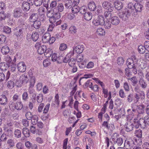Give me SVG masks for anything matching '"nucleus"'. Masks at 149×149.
<instances>
[{
	"label": "nucleus",
	"mask_w": 149,
	"mask_h": 149,
	"mask_svg": "<svg viewBox=\"0 0 149 149\" xmlns=\"http://www.w3.org/2000/svg\"><path fill=\"white\" fill-rule=\"evenodd\" d=\"M137 62V59L135 56H131V58L128 59L126 61V64L128 68L131 69L135 66Z\"/></svg>",
	"instance_id": "obj_1"
},
{
	"label": "nucleus",
	"mask_w": 149,
	"mask_h": 149,
	"mask_svg": "<svg viewBox=\"0 0 149 149\" xmlns=\"http://www.w3.org/2000/svg\"><path fill=\"white\" fill-rule=\"evenodd\" d=\"M132 111L135 112L136 111L139 114H141L144 113L145 107L143 105H137L135 104H132Z\"/></svg>",
	"instance_id": "obj_2"
},
{
	"label": "nucleus",
	"mask_w": 149,
	"mask_h": 149,
	"mask_svg": "<svg viewBox=\"0 0 149 149\" xmlns=\"http://www.w3.org/2000/svg\"><path fill=\"white\" fill-rule=\"evenodd\" d=\"M9 105L10 109H15L18 110H21L23 107V104L22 102L18 101L14 103L12 101H10Z\"/></svg>",
	"instance_id": "obj_3"
},
{
	"label": "nucleus",
	"mask_w": 149,
	"mask_h": 149,
	"mask_svg": "<svg viewBox=\"0 0 149 149\" xmlns=\"http://www.w3.org/2000/svg\"><path fill=\"white\" fill-rule=\"evenodd\" d=\"M119 134L117 133H113L112 136V141L115 144L120 146L123 143L122 138L119 137Z\"/></svg>",
	"instance_id": "obj_4"
},
{
	"label": "nucleus",
	"mask_w": 149,
	"mask_h": 149,
	"mask_svg": "<svg viewBox=\"0 0 149 149\" xmlns=\"http://www.w3.org/2000/svg\"><path fill=\"white\" fill-rule=\"evenodd\" d=\"M135 125L131 121L127 122L125 124L124 127L125 130L127 132H132L135 128Z\"/></svg>",
	"instance_id": "obj_5"
},
{
	"label": "nucleus",
	"mask_w": 149,
	"mask_h": 149,
	"mask_svg": "<svg viewBox=\"0 0 149 149\" xmlns=\"http://www.w3.org/2000/svg\"><path fill=\"white\" fill-rule=\"evenodd\" d=\"M104 17L102 16H100L96 19H94L93 21V23L95 26L103 25Z\"/></svg>",
	"instance_id": "obj_6"
},
{
	"label": "nucleus",
	"mask_w": 149,
	"mask_h": 149,
	"mask_svg": "<svg viewBox=\"0 0 149 149\" xmlns=\"http://www.w3.org/2000/svg\"><path fill=\"white\" fill-rule=\"evenodd\" d=\"M134 142L131 139H129L125 141L124 146L126 149H130L134 146Z\"/></svg>",
	"instance_id": "obj_7"
},
{
	"label": "nucleus",
	"mask_w": 149,
	"mask_h": 149,
	"mask_svg": "<svg viewBox=\"0 0 149 149\" xmlns=\"http://www.w3.org/2000/svg\"><path fill=\"white\" fill-rule=\"evenodd\" d=\"M22 10L19 8H17L13 10V16L15 18H18L22 16Z\"/></svg>",
	"instance_id": "obj_8"
},
{
	"label": "nucleus",
	"mask_w": 149,
	"mask_h": 149,
	"mask_svg": "<svg viewBox=\"0 0 149 149\" xmlns=\"http://www.w3.org/2000/svg\"><path fill=\"white\" fill-rule=\"evenodd\" d=\"M19 26L20 27V29L23 30L24 32L26 30V29L28 28L29 25L26 23V22L22 20L19 21L18 22Z\"/></svg>",
	"instance_id": "obj_9"
},
{
	"label": "nucleus",
	"mask_w": 149,
	"mask_h": 149,
	"mask_svg": "<svg viewBox=\"0 0 149 149\" xmlns=\"http://www.w3.org/2000/svg\"><path fill=\"white\" fill-rule=\"evenodd\" d=\"M17 67L18 71L20 72H25L26 69V66L24 63L22 62L18 63L17 65Z\"/></svg>",
	"instance_id": "obj_10"
},
{
	"label": "nucleus",
	"mask_w": 149,
	"mask_h": 149,
	"mask_svg": "<svg viewBox=\"0 0 149 149\" xmlns=\"http://www.w3.org/2000/svg\"><path fill=\"white\" fill-rule=\"evenodd\" d=\"M54 11L57 12V15L61 17L60 12H63L64 10V6L62 3H58L57 6L54 8Z\"/></svg>",
	"instance_id": "obj_11"
},
{
	"label": "nucleus",
	"mask_w": 149,
	"mask_h": 149,
	"mask_svg": "<svg viewBox=\"0 0 149 149\" xmlns=\"http://www.w3.org/2000/svg\"><path fill=\"white\" fill-rule=\"evenodd\" d=\"M102 6L106 9H111V11H113L114 9L113 5L111 3L107 1H104L102 3Z\"/></svg>",
	"instance_id": "obj_12"
},
{
	"label": "nucleus",
	"mask_w": 149,
	"mask_h": 149,
	"mask_svg": "<svg viewBox=\"0 0 149 149\" xmlns=\"http://www.w3.org/2000/svg\"><path fill=\"white\" fill-rule=\"evenodd\" d=\"M84 49V46L83 45H79L73 48V53L74 54L75 52L80 54Z\"/></svg>",
	"instance_id": "obj_13"
},
{
	"label": "nucleus",
	"mask_w": 149,
	"mask_h": 149,
	"mask_svg": "<svg viewBox=\"0 0 149 149\" xmlns=\"http://www.w3.org/2000/svg\"><path fill=\"white\" fill-rule=\"evenodd\" d=\"M115 8L118 10H120L123 7V5L122 2L120 1H116L113 3Z\"/></svg>",
	"instance_id": "obj_14"
},
{
	"label": "nucleus",
	"mask_w": 149,
	"mask_h": 149,
	"mask_svg": "<svg viewBox=\"0 0 149 149\" xmlns=\"http://www.w3.org/2000/svg\"><path fill=\"white\" fill-rule=\"evenodd\" d=\"M49 9H47V15L48 17H52L53 16H57V13L56 11H54V8H53L52 9H50L49 10Z\"/></svg>",
	"instance_id": "obj_15"
},
{
	"label": "nucleus",
	"mask_w": 149,
	"mask_h": 149,
	"mask_svg": "<svg viewBox=\"0 0 149 149\" xmlns=\"http://www.w3.org/2000/svg\"><path fill=\"white\" fill-rule=\"evenodd\" d=\"M8 102V99L4 95H0V104L3 105H6Z\"/></svg>",
	"instance_id": "obj_16"
},
{
	"label": "nucleus",
	"mask_w": 149,
	"mask_h": 149,
	"mask_svg": "<svg viewBox=\"0 0 149 149\" xmlns=\"http://www.w3.org/2000/svg\"><path fill=\"white\" fill-rule=\"evenodd\" d=\"M143 7V5L140 3H136L134 5L135 11L136 12H141Z\"/></svg>",
	"instance_id": "obj_17"
},
{
	"label": "nucleus",
	"mask_w": 149,
	"mask_h": 149,
	"mask_svg": "<svg viewBox=\"0 0 149 149\" xmlns=\"http://www.w3.org/2000/svg\"><path fill=\"white\" fill-rule=\"evenodd\" d=\"M36 93H33L32 96V98H31L32 102H29V108L31 110L33 107V103H34L35 102H36Z\"/></svg>",
	"instance_id": "obj_18"
},
{
	"label": "nucleus",
	"mask_w": 149,
	"mask_h": 149,
	"mask_svg": "<svg viewBox=\"0 0 149 149\" xmlns=\"http://www.w3.org/2000/svg\"><path fill=\"white\" fill-rule=\"evenodd\" d=\"M120 21L119 18L117 16H113L111 18V22L113 25H118Z\"/></svg>",
	"instance_id": "obj_19"
},
{
	"label": "nucleus",
	"mask_w": 149,
	"mask_h": 149,
	"mask_svg": "<svg viewBox=\"0 0 149 149\" xmlns=\"http://www.w3.org/2000/svg\"><path fill=\"white\" fill-rule=\"evenodd\" d=\"M38 17V14L36 13H33L30 16L29 20L30 22H33L37 20Z\"/></svg>",
	"instance_id": "obj_20"
},
{
	"label": "nucleus",
	"mask_w": 149,
	"mask_h": 149,
	"mask_svg": "<svg viewBox=\"0 0 149 149\" xmlns=\"http://www.w3.org/2000/svg\"><path fill=\"white\" fill-rule=\"evenodd\" d=\"M50 34L48 33H45L42 38V41L43 42L48 43L50 39Z\"/></svg>",
	"instance_id": "obj_21"
},
{
	"label": "nucleus",
	"mask_w": 149,
	"mask_h": 149,
	"mask_svg": "<svg viewBox=\"0 0 149 149\" xmlns=\"http://www.w3.org/2000/svg\"><path fill=\"white\" fill-rule=\"evenodd\" d=\"M140 125L146 126V119L145 118H140L139 120V123L136 126V128H138Z\"/></svg>",
	"instance_id": "obj_22"
},
{
	"label": "nucleus",
	"mask_w": 149,
	"mask_h": 149,
	"mask_svg": "<svg viewBox=\"0 0 149 149\" xmlns=\"http://www.w3.org/2000/svg\"><path fill=\"white\" fill-rule=\"evenodd\" d=\"M30 5L27 2H24L22 6V8L25 11H28L29 10L30 7Z\"/></svg>",
	"instance_id": "obj_23"
},
{
	"label": "nucleus",
	"mask_w": 149,
	"mask_h": 149,
	"mask_svg": "<svg viewBox=\"0 0 149 149\" xmlns=\"http://www.w3.org/2000/svg\"><path fill=\"white\" fill-rule=\"evenodd\" d=\"M47 48V46L45 45H42L38 49V52L40 54L45 53Z\"/></svg>",
	"instance_id": "obj_24"
},
{
	"label": "nucleus",
	"mask_w": 149,
	"mask_h": 149,
	"mask_svg": "<svg viewBox=\"0 0 149 149\" xmlns=\"http://www.w3.org/2000/svg\"><path fill=\"white\" fill-rule=\"evenodd\" d=\"M60 102V100L59 99V96L58 94H57L55 97L54 100L52 102V105H57L58 107Z\"/></svg>",
	"instance_id": "obj_25"
},
{
	"label": "nucleus",
	"mask_w": 149,
	"mask_h": 149,
	"mask_svg": "<svg viewBox=\"0 0 149 149\" xmlns=\"http://www.w3.org/2000/svg\"><path fill=\"white\" fill-rule=\"evenodd\" d=\"M92 14L90 12H85L84 15V18L85 20L87 21L90 20L92 19Z\"/></svg>",
	"instance_id": "obj_26"
},
{
	"label": "nucleus",
	"mask_w": 149,
	"mask_h": 149,
	"mask_svg": "<svg viewBox=\"0 0 149 149\" xmlns=\"http://www.w3.org/2000/svg\"><path fill=\"white\" fill-rule=\"evenodd\" d=\"M12 57L9 55H7L4 57V60L7 65L9 66L11 64L12 61Z\"/></svg>",
	"instance_id": "obj_27"
},
{
	"label": "nucleus",
	"mask_w": 149,
	"mask_h": 149,
	"mask_svg": "<svg viewBox=\"0 0 149 149\" xmlns=\"http://www.w3.org/2000/svg\"><path fill=\"white\" fill-rule=\"evenodd\" d=\"M36 94V100L38 103H41L43 100V95L42 93Z\"/></svg>",
	"instance_id": "obj_28"
},
{
	"label": "nucleus",
	"mask_w": 149,
	"mask_h": 149,
	"mask_svg": "<svg viewBox=\"0 0 149 149\" xmlns=\"http://www.w3.org/2000/svg\"><path fill=\"white\" fill-rule=\"evenodd\" d=\"M9 47L7 46H4L1 48V52L3 54H7L9 53Z\"/></svg>",
	"instance_id": "obj_29"
},
{
	"label": "nucleus",
	"mask_w": 149,
	"mask_h": 149,
	"mask_svg": "<svg viewBox=\"0 0 149 149\" xmlns=\"http://www.w3.org/2000/svg\"><path fill=\"white\" fill-rule=\"evenodd\" d=\"M139 82L140 85L142 88L145 89L147 87V83L143 79H140Z\"/></svg>",
	"instance_id": "obj_30"
},
{
	"label": "nucleus",
	"mask_w": 149,
	"mask_h": 149,
	"mask_svg": "<svg viewBox=\"0 0 149 149\" xmlns=\"http://www.w3.org/2000/svg\"><path fill=\"white\" fill-rule=\"evenodd\" d=\"M31 36V38L34 41H36L39 38V35L36 32H33Z\"/></svg>",
	"instance_id": "obj_31"
},
{
	"label": "nucleus",
	"mask_w": 149,
	"mask_h": 149,
	"mask_svg": "<svg viewBox=\"0 0 149 149\" xmlns=\"http://www.w3.org/2000/svg\"><path fill=\"white\" fill-rule=\"evenodd\" d=\"M89 9L93 11H94L95 10L96 6L95 3L94 2H90L88 5Z\"/></svg>",
	"instance_id": "obj_32"
},
{
	"label": "nucleus",
	"mask_w": 149,
	"mask_h": 149,
	"mask_svg": "<svg viewBox=\"0 0 149 149\" xmlns=\"http://www.w3.org/2000/svg\"><path fill=\"white\" fill-rule=\"evenodd\" d=\"M22 134L26 138L29 137L30 136V133L28 129L24 128L22 129Z\"/></svg>",
	"instance_id": "obj_33"
},
{
	"label": "nucleus",
	"mask_w": 149,
	"mask_h": 149,
	"mask_svg": "<svg viewBox=\"0 0 149 149\" xmlns=\"http://www.w3.org/2000/svg\"><path fill=\"white\" fill-rule=\"evenodd\" d=\"M4 133H5L9 137L13 136V129L12 128L7 129Z\"/></svg>",
	"instance_id": "obj_34"
},
{
	"label": "nucleus",
	"mask_w": 149,
	"mask_h": 149,
	"mask_svg": "<svg viewBox=\"0 0 149 149\" xmlns=\"http://www.w3.org/2000/svg\"><path fill=\"white\" fill-rule=\"evenodd\" d=\"M104 18L103 19V25H104L106 29H109L110 28L111 26V22L107 20L106 21H104Z\"/></svg>",
	"instance_id": "obj_35"
},
{
	"label": "nucleus",
	"mask_w": 149,
	"mask_h": 149,
	"mask_svg": "<svg viewBox=\"0 0 149 149\" xmlns=\"http://www.w3.org/2000/svg\"><path fill=\"white\" fill-rule=\"evenodd\" d=\"M127 111L128 113V115H127V120H131L133 118L134 114L131 113V111L130 109H128Z\"/></svg>",
	"instance_id": "obj_36"
},
{
	"label": "nucleus",
	"mask_w": 149,
	"mask_h": 149,
	"mask_svg": "<svg viewBox=\"0 0 149 149\" xmlns=\"http://www.w3.org/2000/svg\"><path fill=\"white\" fill-rule=\"evenodd\" d=\"M49 17V21L50 22L52 23V24H53V23L56 22V19H59L61 17V16L59 15H57V16H55L52 17Z\"/></svg>",
	"instance_id": "obj_37"
},
{
	"label": "nucleus",
	"mask_w": 149,
	"mask_h": 149,
	"mask_svg": "<svg viewBox=\"0 0 149 149\" xmlns=\"http://www.w3.org/2000/svg\"><path fill=\"white\" fill-rule=\"evenodd\" d=\"M24 32L23 30L19 29L15 32V35L17 38H21L23 36V33Z\"/></svg>",
	"instance_id": "obj_38"
},
{
	"label": "nucleus",
	"mask_w": 149,
	"mask_h": 149,
	"mask_svg": "<svg viewBox=\"0 0 149 149\" xmlns=\"http://www.w3.org/2000/svg\"><path fill=\"white\" fill-rule=\"evenodd\" d=\"M46 8L43 6H41L40 8L38 10V12L39 14L41 15L42 17H44V14L46 11Z\"/></svg>",
	"instance_id": "obj_39"
},
{
	"label": "nucleus",
	"mask_w": 149,
	"mask_h": 149,
	"mask_svg": "<svg viewBox=\"0 0 149 149\" xmlns=\"http://www.w3.org/2000/svg\"><path fill=\"white\" fill-rule=\"evenodd\" d=\"M52 50L50 48H47L45 53V55L47 57H49L52 54Z\"/></svg>",
	"instance_id": "obj_40"
},
{
	"label": "nucleus",
	"mask_w": 149,
	"mask_h": 149,
	"mask_svg": "<svg viewBox=\"0 0 149 149\" xmlns=\"http://www.w3.org/2000/svg\"><path fill=\"white\" fill-rule=\"evenodd\" d=\"M9 66L5 62H2L0 63V69L2 70H6Z\"/></svg>",
	"instance_id": "obj_41"
},
{
	"label": "nucleus",
	"mask_w": 149,
	"mask_h": 149,
	"mask_svg": "<svg viewBox=\"0 0 149 149\" xmlns=\"http://www.w3.org/2000/svg\"><path fill=\"white\" fill-rule=\"evenodd\" d=\"M14 135L17 139L20 138L21 136V131L18 129L15 130L14 132Z\"/></svg>",
	"instance_id": "obj_42"
},
{
	"label": "nucleus",
	"mask_w": 149,
	"mask_h": 149,
	"mask_svg": "<svg viewBox=\"0 0 149 149\" xmlns=\"http://www.w3.org/2000/svg\"><path fill=\"white\" fill-rule=\"evenodd\" d=\"M80 8L77 5H73L72 11L74 13H77L79 12Z\"/></svg>",
	"instance_id": "obj_43"
},
{
	"label": "nucleus",
	"mask_w": 149,
	"mask_h": 149,
	"mask_svg": "<svg viewBox=\"0 0 149 149\" xmlns=\"http://www.w3.org/2000/svg\"><path fill=\"white\" fill-rule=\"evenodd\" d=\"M96 33L98 35L102 36L105 35V32L104 30L102 28H99L97 29Z\"/></svg>",
	"instance_id": "obj_44"
},
{
	"label": "nucleus",
	"mask_w": 149,
	"mask_h": 149,
	"mask_svg": "<svg viewBox=\"0 0 149 149\" xmlns=\"http://www.w3.org/2000/svg\"><path fill=\"white\" fill-rule=\"evenodd\" d=\"M38 117L36 115H34L33 117L31 119V124L33 125H35L38 123Z\"/></svg>",
	"instance_id": "obj_45"
},
{
	"label": "nucleus",
	"mask_w": 149,
	"mask_h": 149,
	"mask_svg": "<svg viewBox=\"0 0 149 149\" xmlns=\"http://www.w3.org/2000/svg\"><path fill=\"white\" fill-rule=\"evenodd\" d=\"M33 26L36 29H39L41 25V22L38 20L36 21L33 22Z\"/></svg>",
	"instance_id": "obj_46"
},
{
	"label": "nucleus",
	"mask_w": 149,
	"mask_h": 149,
	"mask_svg": "<svg viewBox=\"0 0 149 149\" xmlns=\"http://www.w3.org/2000/svg\"><path fill=\"white\" fill-rule=\"evenodd\" d=\"M69 1L66 3L65 4V7L66 8L68 9L72 8L73 5V2L71 1V0Z\"/></svg>",
	"instance_id": "obj_47"
},
{
	"label": "nucleus",
	"mask_w": 149,
	"mask_h": 149,
	"mask_svg": "<svg viewBox=\"0 0 149 149\" xmlns=\"http://www.w3.org/2000/svg\"><path fill=\"white\" fill-rule=\"evenodd\" d=\"M28 77L26 75H22L20 76L19 78V80L22 82V83L24 82H27L28 81Z\"/></svg>",
	"instance_id": "obj_48"
},
{
	"label": "nucleus",
	"mask_w": 149,
	"mask_h": 149,
	"mask_svg": "<svg viewBox=\"0 0 149 149\" xmlns=\"http://www.w3.org/2000/svg\"><path fill=\"white\" fill-rule=\"evenodd\" d=\"M112 11H111V9L107 10L104 13V15L106 18H109L111 15V12Z\"/></svg>",
	"instance_id": "obj_49"
},
{
	"label": "nucleus",
	"mask_w": 149,
	"mask_h": 149,
	"mask_svg": "<svg viewBox=\"0 0 149 149\" xmlns=\"http://www.w3.org/2000/svg\"><path fill=\"white\" fill-rule=\"evenodd\" d=\"M36 82L35 78L34 77L32 76L31 77L30 81V84L29 86L30 87H33L34 85Z\"/></svg>",
	"instance_id": "obj_50"
},
{
	"label": "nucleus",
	"mask_w": 149,
	"mask_h": 149,
	"mask_svg": "<svg viewBox=\"0 0 149 149\" xmlns=\"http://www.w3.org/2000/svg\"><path fill=\"white\" fill-rule=\"evenodd\" d=\"M138 49L139 52L141 54H143L145 53L146 50L145 47L142 45L139 46Z\"/></svg>",
	"instance_id": "obj_51"
},
{
	"label": "nucleus",
	"mask_w": 149,
	"mask_h": 149,
	"mask_svg": "<svg viewBox=\"0 0 149 149\" xmlns=\"http://www.w3.org/2000/svg\"><path fill=\"white\" fill-rule=\"evenodd\" d=\"M91 81V80H88L86 82L84 85V87L86 88L89 87L90 88H92L93 84Z\"/></svg>",
	"instance_id": "obj_52"
},
{
	"label": "nucleus",
	"mask_w": 149,
	"mask_h": 149,
	"mask_svg": "<svg viewBox=\"0 0 149 149\" xmlns=\"http://www.w3.org/2000/svg\"><path fill=\"white\" fill-rule=\"evenodd\" d=\"M135 134L137 137L141 138L142 137V131L140 129L136 130L135 131Z\"/></svg>",
	"instance_id": "obj_53"
},
{
	"label": "nucleus",
	"mask_w": 149,
	"mask_h": 149,
	"mask_svg": "<svg viewBox=\"0 0 149 149\" xmlns=\"http://www.w3.org/2000/svg\"><path fill=\"white\" fill-rule=\"evenodd\" d=\"M123 12L125 16H126L127 19L130 16V10L127 8H125L124 9V10L123 11Z\"/></svg>",
	"instance_id": "obj_54"
},
{
	"label": "nucleus",
	"mask_w": 149,
	"mask_h": 149,
	"mask_svg": "<svg viewBox=\"0 0 149 149\" xmlns=\"http://www.w3.org/2000/svg\"><path fill=\"white\" fill-rule=\"evenodd\" d=\"M7 144L10 146V147H12L15 146V143L14 140L11 139H8L7 142Z\"/></svg>",
	"instance_id": "obj_55"
},
{
	"label": "nucleus",
	"mask_w": 149,
	"mask_h": 149,
	"mask_svg": "<svg viewBox=\"0 0 149 149\" xmlns=\"http://www.w3.org/2000/svg\"><path fill=\"white\" fill-rule=\"evenodd\" d=\"M130 79L132 83V85L133 86H135L138 82V80L136 77H133Z\"/></svg>",
	"instance_id": "obj_56"
},
{
	"label": "nucleus",
	"mask_w": 149,
	"mask_h": 149,
	"mask_svg": "<svg viewBox=\"0 0 149 149\" xmlns=\"http://www.w3.org/2000/svg\"><path fill=\"white\" fill-rule=\"evenodd\" d=\"M7 87L10 89H12L13 88L14 86V82L11 80L8 81L7 84Z\"/></svg>",
	"instance_id": "obj_57"
},
{
	"label": "nucleus",
	"mask_w": 149,
	"mask_h": 149,
	"mask_svg": "<svg viewBox=\"0 0 149 149\" xmlns=\"http://www.w3.org/2000/svg\"><path fill=\"white\" fill-rule=\"evenodd\" d=\"M50 59H47L44 60L43 62V65L45 67H47L49 65L51 64Z\"/></svg>",
	"instance_id": "obj_58"
},
{
	"label": "nucleus",
	"mask_w": 149,
	"mask_h": 149,
	"mask_svg": "<svg viewBox=\"0 0 149 149\" xmlns=\"http://www.w3.org/2000/svg\"><path fill=\"white\" fill-rule=\"evenodd\" d=\"M9 137L4 133H3L0 137V140L2 141H6Z\"/></svg>",
	"instance_id": "obj_59"
},
{
	"label": "nucleus",
	"mask_w": 149,
	"mask_h": 149,
	"mask_svg": "<svg viewBox=\"0 0 149 149\" xmlns=\"http://www.w3.org/2000/svg\"><path fill=\"white\" fill-rule=\"evenodd\" d=\"M76 63L75 59L73 58H71L68 61V64L70 67H72L74 66V65Z\"/></svg>",
	"instance_id": "obj_60"
},
{
	"label": "nucleus",
	"mask_w": 149,
	"mask_h": 149,
	"mask_svg": "<svg viewBox=\"0 0 149 149\" xmlns=\"http://www.w3.org/2000/svg\"><path fill=\"white\" fill-rule=\"evenodd\" d=\"M58 56L57 62L58 63H60L63 61L64 57L62 54H60V53L59 55H58Z\"/></svg>",
	"instance_id": "obj_61"
},
{
	"label": "nucleus",
	"mask_w": 149,
	"mask_h": 149,
	"mask_svg": "<svg viewBox=\"0 0 149 149\" xmlns=\"http://www.w3.org/2000/svg\"><path fill=\"white\" fill-rule=\"evenodd\" d=\"M69 31L72 33H75L77 31V28L74 26H71L69 29Z\"/></svg>",
	"instance_id": "obj_62"
},
{
	"label": "nucleus",
	"mask_w": 149,
	"mask_h": 149,
	"mask_svg": "<svg viewBox=\"0 0 149 149\" xmlns=\"http://www.w3.org/2000/svg\"><path fill=\"white\" fill-rule=\"evenodd\" d=\"M33 116L32 115L31 112H27L25 114L26 118L28 120H31Z\"/></svg>",
	"instance_id": "obj_63"
},
{
	"label": "nucleus",
	"mask_w": 149,
	"mask_h": 149,
	"mask_svg": "<svg viewBox=\"0 0 149 149\" xmlns=\"http://www.w3.org/2000/svg\"><path fill=\"white\" fill-rule=\"evenodd\" d=\"M16 147L17 149H23L24 146L21 142H19L16 144Z\"/></svg>",
	"instance_id": "obj_64"
}]
</instances>
